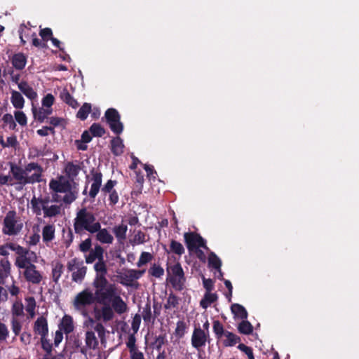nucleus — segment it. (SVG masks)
<instances>
[{"instance_id":"obj_1","label":"nucleus","mask_w":359,"mask_h":359,"mask_svg":"<svg viewBox=\"0 0 359 359\" xmlns=\"http://www.w3.org/2000/svg\"><path fill=\"white\" fill-rule=\"evenodd\" d=\"M93 285L97 302L101 305L100 309H95L97 320L107 323L114 319L115 313L121 315L127 311V304L120 296L116 285L109 283L106 275H96Z\"/></svg>"},{"instance_id":"obj_2","label":"nucleus","mask_w":359,"mask_h":359,"mask_svg":"<svg viewBox=\"0 0 359 359\" xmlns=\"http://www.w3.org/2000/svg\"><path fill=\"white\" fill-rule=\"evenodd\" d=\"M43 172L42 166L38 163H29L24 168L14 163H10V173L12 175L11 177L12 180H15V184L20 185V189L27 184L42 182Z\"/></svg>"},{"instance_id":"obj_3","label":"nucleus","mask_w":359,"mask_h":359,"mask_svg":"<svg viewBox=\"0 0 359 359\" xmlns=\"http://www.w3.org/2000/svg\"><path fill=\"white\" fill-rule=\"evenodd\" d=\"M100 227V223L96 221L95 215L86 208H82L76 212L74 219V229L76 234L81 235L84 231L95 233Z\"/></svg>"},{"instance_id":"obj_4","label":"nucleus","mask_w":359,"mask_h":359,"mask_svg":"<svg viewBox=\"0 0 359 359\" xmlns=\"http://www.w3.org/2000/svg\"><path fill=\"white\" fill-rule=\"evenodd\" d=\"M49 188L55 193H65L62 198V201L65 204H71L77 198V191L73 189L72 184L70 181L60 183L55 179H52L49 182Z\"/></svg>"},{"instance_id":"obj_5","label":"nucleus","mask_w":359,"mask_h":359,"mask_svg":"<svg viewBox=\"0 0 359 359\" xmlns=\"http://www.w3.org/2000/svg\"><path fill=\"white\" fill-rule=\"evenodd\" d=\"M95 300V297L93 292L86 288L75 296L73 306L82 316L86 317L88 316V307L91 306Z\"/></svg>"},{"instance_id":"obj_6","label":"nucleus","mask_w":359,"mask_h":359,"mask_svg":"<svg viewBox=\"0 0 359 359\" xmlns=\"http://www.w3.org/2000/svg\"><path fill=\"white\" fill-rule=\"evenodd\" d=\"M22 227L23 224L18 221L16 211H8L4 219L3 233L8 236H15L21 231Z\"/></svg>"},{"instance_id":"obj_7","label":"nucleus","mask_w":359,"mask_h":359,"mask_svg":"<svg viewBox=\"0 0 359 359\" xmlns=\"http://www.w3.org/2000/svg\"><path fill=\"white\" fill-rule=\"evenodd\" d=\"M67 268L68 271H72V279L76 283H81L85 278L87 267L83 265V260L76 257L72 259L67 262Z\"/></svg>"},{"instance_id":"obj_8","label":"nucleus","mask_w":359,"mask_h":359,"mask_svg":"<svg viewBox=\"0 0 359 359\" xmlns=\"http://www.w3.org/2000/svg\"><path fill=\"white\" fill-rule=\"evenodd\" d=\"M107 123L111 130L116 135H120L123 130V124L121 121L118 111L114 108L108 109L104 114Z\"/></svg>"},{"instance_id":"obj_9","label":"nucleus","mask_w":359,"mask_h":359,"mask_svg":"<svg viewBox=\"0 0 359 359\" xmlns=\"http://www.w3.org/2000/svg\"><path fill=\"white\" fill-rule=\"evenodd\" d=\"M184 238L187 248L190 252H193L195 249L198 248H203L207 250H209L206 245L205 240L196 232H185L184 233Z\"/></svg>"},{"instance_id":"obj_10","label":"nucleus","mask_w":359,"mask_h":359,"mask_svg":"<svg viewBox=\"0 0 359 359\" xmlns=\"http://www.w3.org/2000/svg\"><path fill=\"white\" fill-rule=\"evenodd\" d=\"M191 341L192 346L199 350L205 346L206 342L210 343V334L205 330H202L200 327H194Z\"/></svg>"},{"instance_id":"obj_11","label":"nucleus","mask_w":359,"mask_h":359,"mask_svg":"<svg viewBox=\"0 0 359 359\" xmlns=\"http://www.w3.org/2000/svg\"><path fill=\"white\" fill-rule=\"evenodd\" d=\"M91 178L90 181L92 182L90 186V189L89 191V196L90 198L94 199L100 190L102 189V174L100 172L95 170L93 168L90 170Z\"/></svg>"},{"instance_id":"obj_12","label":"nucleus","mask_w":359,"mask_h":359,"mask_svg":"<svg viewBox=\"0 0 359 359\" xmlns=\"http://www.w3.org/2000/svg\"><path fill=\"white\" fill-rule=\"evenodd\" d=\"M23 276L27 282L35 285L39 284L43 279L41 272L36 270L34 264H29L25 269Z\"/></svg>"},{"instance_id":"obj_13","label":"nucleus","mask_w":359,"mask_h":359,"mask_svg":"<svg viewBox=\"0 0 359 359\" xmlns=\"http://www.w3.org/2000/svg\"><path fill=\"white\" fill-rule=\"evenodd\" d=\"M145 269L142 270H135V269H128L126 272L121 276V283L125 286H132L133 282L134 280L139 279L142 277V276L145 273Z\"/></svg>"},{"instance_id":"obj_14","label":"nucleus","mask_w":359,"mask_h":359,"mask_svg":"<svg viewBox=\"0 0 359 359\" xmlns=\"http://www.w3.org/2000/svg\"><path fill=\"white\" fill-rule=\"evenodd\" d=\"M33 330L36 334L41 337H48V324L47 318L43 316L38 317L34 323Z\"/></svg>"},{"instance_id":"obj_15","label":"nucleus","mask_w":359,"mask_h":359,"mask_svg":"<svg viewBox=\"0 0 359 359\" xmlns=\"http://www.w3.org/2000/svg\"><path fill=\"white\" fill-rule=\"evenodd\" d=\"M89 254L85 255V261L86 264H92L95 260L100 261L104 258V248L96 244L94 246V248H91L89 251Z\"/></svg>"},{"instance_id":"obj_16","label":"nucleus","mask_w":359,"mask_h":359,"mask_svg":"<svg viewBox=\"0 0 359 359\" xmlns=\"http://www.w3.org/2000/svg\"><path fill=\"white\" fill-rule=\"evenodd\" d=\"M81 168L79 164H74L73 162H68L65 167V172L69 180H70L74 185L76 183L74 182V179L79 175Z\"/></svg>"},{"instance_id":"obj_17","label":"nucleus","mask_w":359,"mask_h":359,"mask_svg":"<svg viewBox=\"0 0 359 359\" xmlns=\"http://www.w3.org/2000/svg\"><path fill=\"white\" fill-rule=\"evenodd\" d=\"M55 226L53 224L45 225L42 229V238L43 243L47 245L48 243L55 239Z\"/></svg>"},{"instance_id":"obj_18","label":"nucleus","mask_w":359,"mask_h":359,"mask_svg":"<svg viewBox=\"0 0 359 359\" xmlns=\"http://www.w3.org/2000/svg\"><path fill=\"white\" fill-rule=\"evenodd\" d=\"M96 240L102 244H112L114 241V237L110 234L109 231L106 228L102 229L97 231Z\"/></svg>"},{"instance_id":"obj_19","label":"nucleus","mask_w":359,"mask_h":359,"mask_svg":"<svg viewBox=\"0 0 359 359\" xmlns=\"http://www.w3.org/2000/svg\"><path fill=\"white\" fill-rule=\"evenodd\" d=\"M11 63L15 69L22 70L27 64V58L22 53H15L11 58Z\"/></svg>"},{"instance_id":"obj_20","label":"nucleus","mask_w":359,"mask_h":359,"mask_svg":"<svg viewBox=\"0 0 359 359\" xmlns=\"http://www.w3.org/2000/svg\"><path fill=\"white\" fill-rule=\"evenodd\" d=\"M60 330L63 331L65 334H69L74 330L73 318L72 316L65 315L60 324Z\"/></svg>"},{"instance_id":"obj_21","label":"nucleus","mask_w":359,"mask_h":359,"mask_svg":"<svg viewBox=\"0 0 359 359\" xmlns=\"http://www.w3.org/2000/svg\"><path fill=\"white\" fill-rule=\"evenodd\" d=\"M127 231L128 226L123 223L119 225H116L112 229L114 234L120 243H122L126 239Z\"/></svg>"},{"instance_id":"obj_22","label":"nucleus","mask_w":359,"mask_h":359,"mask_svg":"<svg viewBox=\"0 0 359 359\" xmlns=\"http://www.w3.org/2000/svg\"><path fill=\"white\" fill-rule=\"evenodd\" d=\"M123 143L118 136L112 138L111 140V151L115 156H120L123 153Z\"/></svg>"},{"instance_id":"obj_23","label":"nucleus","mask_w":359,"mask_h":359,"mask_svg":"<svg viewBox=\"0 0 359 359\" xmlns=\"http://www.w3.org/2000/svg\"><path fill=\"white\" fill-rule=\"evenodd\" d=\"M18 88L27 98L30 100H34L37 97V93L26 81L20 82V83H18Z\"/></svg>"},{"instance_id":"obj_24","label":"nucleus","mask_w":359,"mask_h":359,"mask_svg":"<svg viewBox=\"0 0 359 359\" xmlns=\"http://www.w3.org/2000/svg\"><path fill=\"white\" fill-rule=\"evenodd\" d=\"M60 99L74 109L79 107L78 102L71 95L67 88H63L60 94Z\"/></svg>"},{"instance_id":"obj_25","label":"nucleus","mask_w":359,"mask_h":359,"mask_svg":"<svg viewBox=\"0 0 359 359\" xmlns=\"http://www.w3.org/2000/svg\"><path fill=\"white\" fill-rule=\"evenodd\" d=\"M224 337L226 339L222 341V344L225 347L233 346L241 341L240 337L229 331H226Z\"/></svg>"},{"instance_id":"obj_26","label":"nucleus","mask_w":359,"mask_h":359,"mask_svg":"<svg viewBox=\"0 0 359 359\" xmlns=\"http://www.w3.org/2000/svg\"><path fill=\"white\" fill-rule=\"evenodd\" d=\"M11 101L12 104L15 109H22L24 107L25 104V100L22 95L20 94V93L13 90L11 92Z\"/></svg>"},{"instance_id":"obj_27","label":"nucleus","mask_w":359,"mask_h":359,"mask_svg":"<svg viewBox=\"0 0 359 359\" xmlns=\"http://www.w3.org/2000/svg\"><path fill=\"white\" fill-rule=\"evenodd\" d=\"M231 309L235 317L241 318V320H246L248 318V314L243 306L239 304H233L231 306Z\"/></svg>"},{"instance_id":"obj_28","label":"nucleus","mask_w":359,"mask_h":359,"mask_svg":"<svg viewBox=\"0 0 359 359\" xmlns=\"http://www.w3.org/2000/svg\"><path fill=\"white\" fill-rule=\"evenodd\" d=\"M85 342L86 346L89 349H95L97 348L99 342L95 336V334L93 331H87L86 332Z\"/></svg>"},{"instance_id":"obj_29","label":"nucleus","mask_w":359,"mask_h":359,"mask_svg":"<svg viewBox=\"0 0 359 359\" xmlns=\"http://www.w3.org/2000/svg\"><path fill=\"white\" fill-rule=\"evenodd\" d=\"M217 299V295L215 293L206 292L204 294L203 298L200 302V306L203 309H207L211 304L216 302Z\"/></svg>"},{"instance_id":"obj_30","label":"nucleus","mask_w":359,"mask_h":359,"mask_svg":"<svg viewBox=\"0 0 359 359\" xmlns=\"http://www.w3.org/2000/svg\"><path fill=\"white\" fill-rule=\"evenodd\" d=\"M45 217H53L60 214L61 208L60 205H53L42 208Z\"/></svg>"},{"instance_id":"obj_31","label":"nucleus","mask_w":359,"mask_h":359,"mask_svg":"<svg viewBox=\"0 0 359 359\" xmlns=\"http://www.w3.org/2000/svg\"><path fill=\"white\" fill-rule=\"evenodd\" d=\"M168 280L175 290L182 291L184 289L186 278L181 279L177 276H170Z\"/></svg>"},{"instance_id":"obj_32","label":"nucleus","mask_w":359,"mask_h":359,"mask_svg":"<svg viewBox=\"0 0 359 359\" xmlns=\"http://www.w3.org/2000/svg\"><path fill=\"white\" fill-rule=\"evenodd\" d=\"M212 329L215 334V337L218 340L222 339V337L226 334V330H224L223 325L218 320L213 321Z\"/></svg>"},{"instance_id":"obj_33","label":"nucleus","mask_w":359,"mask_h":359,"mask_svg":"<svg viewBox=\"0 0 359 359\" xmlns=\"http://www.w3.org/2000/svg\"><path fill=\"white\" fill-rule=\"evenodd\" d=\"M8 246L11 250L15 252L18 257H23L25 255H28L29 253V249L23 248V247L20 246V245H18L14 243H9Z\"/></svg>"},{"instance_id":"obj_34","label":"nucleus","mask_w":359,"mask_h":359,"mask_svg":"<svg viewBox=\"0 0 359 359\" xmlns=\"http://www.w3.org/2000/svg\"><path fill=\"white\" fill-rule=\"evenodd\" d=\"M170 252L179 256H181L184 253L185 250L181 243L175 240H171L170 244Z\"/></svg>"},{"instance_id":"obj_35","label":"nucleus","mask_w":359,"mask_h":359,"mask_svg":"<svg viewBox=\"0 0 359 359\" xmlns=\"http://www.w3.org/2000/svg\"><path fill=\"white\" fill-rule=\"evenodd\" d=\"M238 330L241 334H250L253 331V326L249 321L242 320V322L238 324Z\"/></svg>"},{"instance_id":"obj_36","label":"nucleus","mask_w":359,"mask_h":359,"mask_svg":"<svg viewBox=\"0 0 359 359\" xmlns=\"http://www.w3.org/2000/svg\"><path fill=\"white\" fill-rule=\"evenodd\" d=\"M208 265L216 270H220L222 266L221 259L213 252H210L209 254Z\"/></svg>"},{"instance_id":"obj_37","label":"nucleus","mask_w":359,"mask_h":359,"mask_svg":"<svg viewBox=\"0 0 359 359\" xmlns=\"http://www.w3.org/2000/svg\"><path fill=\"white\" fill-rule=\"evenodd\" d=\"M52 113V109L47 108V109H40L38 111H34V117L35 119H36L40 123H42L44 121L46 118Z\"/></svg>"},{"instance_id":"obj_38","label":"nucleus","mask_w":359,"mask_h":359,"mask_svg":"<svg viewBox=\"0 0 359 359\" xmlns=\"http://www.w3.org/2000/svg\"><path fill=\"white\" fill-rule=\"evenodd\" d=\"M89 131L93 137H101L105 134V129L97 123H93L89 128Z\"/></svg>"},{"instance_id":"obj_39","label":"nucleus","mask_w":359,"mask_h":359,"mask_svg":"<svg viewBox=\"0 0 359 359\" xmlns=\"http://www.w3.org/2000/svg\"><path fill=\"white\" fill-rule=\"evenodd\" d=\"M179 298L172 292L170 293L166 303L164 304L165 309H170L172 308H177L179 305Z\"/></svg>"},{"instance_id":"obj_40","label":"nucleus","mask_w":359,"mask_h":359,"mask_svg":"<svg viewBox=\"0 0 359 359\" xmlns=\"http://www.w3.org/2000/svg\"><path fill=\"white\" fill-rule=\"evenodd\" d=\"M91 111V104L89 103H84L77 112L76 116L82 121L87 118L88 114Z\"/></svg>"},{"instance_id":"obj_41","label":"nucleus","mask_w":359,"mask_h":359,"mask_svg":"<svg viewBox=\"0 0 359 359\" xmlns=\"http://www.w3.org/2000/svg\"><path fill=\"white\" fill-rule=\"evenodd\" d=\"M187 328V323L183 320H179L177 323V326H176V328L175 330V335L178 339L182 338L186 333Z\"/></svg>"},{"instance_id":"obj_42","label":"nucleus","mask_w":359,"mask_h":359,"mask_svg":"<svg viewBox=\"0 0 359 359\" xmlns=\"http://www.w3.org/2000/svg\"><path fill=\"white\" fill-rule=\"evenodd\" d=\"M94 269L96 272V275H107V267L104 258L100 261H97L95 264Z\"/></svg>"},{"instance_id":"obj_43","label":"nucleus","mask_w":359,"mask_h":359,"mask_svg":"<svg viewBox=\"0 0 359 359\" xmlns=\"http://www.w3.org/2000/svg\"><path fill=\"white\" fill-rule=\"evenodd\" d=\"M63 264L60 262H57L52 270L53 280L57 283L63 273Z\"/></svg>"},{"instance_id":"obj_44","label":"nucleus","mask_w":359,"mask_h":359,"mask_svg":"<svg viewBox=\"0 0 359 359\" xmlns=\"http://www.w3.org/2000/svg\"><path fill=\"white\" fill-rule=\"evenodd\" d=\"M27 305L25 309L29 314L31 318H33L35 315L36 301L33 297H29L25 299Z\"/></svg>"},{"instance_id":"obj_45","label":"nucleus","mask_w":359,"mask_h":359,"mask_svg":"<svg viewBox=\"0 0 359 359\" xmlns=\"http://www.w3.org/2000/svg\"><path fill=\"white\" fill-rule=\"evenodd\" d=\"M24 306L21 302H15L11 308L13 317H19L24 315Z\"/></svg>"},{"instance_id":"obj_46","label":"nucleus","mask_w":359,"mask_h":359,"mask_svg":"<svg viewBox=\"0 0 359 359\" xmlns=\"http://www.w3.org/2000/svg\"><path fill=\"white\" fill-rule=\"evenodd\" d=\"M15 264L19 269H25L29 264H33L31 263L30 258L27 255L23 257H17Z\"/></svg>"},{"instance_id":"obj_47","label":"nucleus","mask_w":359,"mask_h":359,"mask_svg":"<svg viewBox=\"0 0 359 359\" xmlns=\"http://www.w3.org/2000/svg\"><path fill=\"white\" fill-rule=\"evenodd\" d=\"M41 348L46 351L44 357H49L52 355L53 345L49 342L47 337H41Z\"/></svg>"},{"instance_id":"obj_48","label":"nucleus","mask_w":359,"mask_h":359,"mask_svg":"<svg viewBox=\"0 0 359 359\" xmlns=\"http://www.w3.org/2000/svg\"><path fill=\"white\" fill-rule=\"evenodd\" d=\"M153 259V255L150 252H142L140 255L138 262H137V266L138 267H142L143 265L149 263Z\"/></svg>"},{"instance_id":"obj_49","label":"nucleus","mask_w":359,"mask_h":359,"mask_svg":"<svg viewBox=\"0 0 359 359\" xmlns=\"http://www.w3.org/2000/svg\"><path fill=\"white\" fill-rule=\"evenodd\" d=\"M64 244L67 248H68L74 241V234L71 228H69L67 232L65 229L62 230Z\"/></svg>"},{"instance_id":"obj_50","label":"nucleus","mask_w":359,"mask_h":359,"mask_svg":"<svg viewBox=\"0 0 359 359\" xmlns=\"http://www.w3.org/2000/svg\"><path fill=\"white\" fill-rule=\"evenodd\" d=\"M149 274L155 278H161L164 274V269L160 265L154 264L149 269Z\"/></svg>"},{"instance_id":"obj_51","label":"nucleus","mask_w":359,"mask_h":359,"mask_svg":"<svg viewBox=\"0 0 359 359\" xmlns=\"http://www.w3.org/2000/svg\"><path fill=\"white\" fill-rule=\"evenodd\" d=\"M170 271L172 273L171 276L180 277L181 279L182 278H185L184 273L183 269L180 264V263L177 262L173 266H170Z\"/></svg>"},{"instance_id":"obj_52","label":"nucleus","mask_w":359,"mask_h":359,"mask_svg":"<svg viewBox=\"0 0 359 359\" xmlns=\"http://www.w3.org/2000/svg\"><path fill=\"white\" fill-rule=\"evenodd\" d=\"M4 123L8 125V128L11 130H17V125L11 114H6L2 117Z\"/></svg>"},{"instance_id":"obj_53","label":"nucleus","mask_w":359,"mask_h":359,"mask_svg":"<svg viewBox=\"0 0 359 359\" xmlns=\"http://www.w3.org/2000/svg\"><path fill=\"white\" fill-rule=\"evenodd\" d=\"M31 206L32 212L36 214V215H41V210L42 206L41 205V203L39 201V198H36L35 196L32 198L31 200Z\"/></svg>"},{"instance_id":"obj_54","label":"nucleus","mask_w":359,"mask_h":359,"mask_svg":"<svg viewBox=\"0 0 359 359\" xmlns=\"http://www.w3.org/2000/svg\"><path fill=\"white\" fill-rule=\"evenodd\" d=\"M117 181L109 180L102 187L101 191L104 195H107V194L113 191L114 187L116 185Z\"/></svg>"},{"instance_id":"obj_55","label":"nucleus","mask_w":359,"mask_h":359,"mask_svg":"<svg viewBox=\"0 0 359 359\" xmlns=\"http://www.w3.org/2000/svg\"><path fill=\"white\" fill-rule=\"evenodd\" d=\"M145 233L142 231H137L133 237V239L131 241L132 245H140L145 243Z\"/></svg>"},{"instance_id":"obj_56","label":"nucleus","mask_w":359,"mask_h":359,"mask_svg":"<svg viewBox=\"0 0 359 359\" xmlns=\"http://www.w3.org/2000/svg\"><path fill=\"white\" fill-rule=\"evenodd\" d=\"M14 116L16 121L22 126H25L27 123V118L25 114L22 111H15Z\"/></svg>"},{"instance_id":"obj_57","label":"nucleus","mask_w":359,"mask_h":359,"mask_svg":"<svg viewBox=\"0 0 359 359\" xmlns=\"http://www.w3.org/2000/svg\"><path fill=\"white\" fill-rule=\"evenodd\" d=\"M11 329L15 336H18L22 330V324L18 319L13 317L11 319Z\"/></svg>"},{"instance_id":"obj_58","label":"nucleus","mask_w":359,"mask_h":359,"mask_svg":"<svg viewBox=\"0 0 359 359\" xmlns=\"http://www.w3.org/2000/svg\"><path fill=\"white\" fill-rule=\"evenodd\" d=\"M91 247L92 239L90 237H88L79 244V249L81 252L86 253L91 249Z\"/></svg>"},{"instance_id":"obj_59","label":"nucleus","mask_w":359,"mask_h":359,"mask_svg":"<svg viewBox=\"0 0 359 359\" xmlns=\"http://www.w3.org/2000/svg\"><path fill=\"white\" fill-rule=\"evenodd\" d=\"M0 266L2 268L3 273L1 276H8L11 271V263L8 259H2L0 261Z\"/></svg>"},{"instance_id":"obj_60","label":"nucleus","mask_w":359,"mask_h":359,"mask_svg":"<svg viewBox=\"0 0 359 359\" xmlns=\"http://www.w3.org/2000/svg\"><path fill=\"white\" fill-rule=\"evenodd\" d=\"M39 35L42 38L43 42L46 43V42L49 41L53 36L52 29L48 27L41 29L39 32Z\"/></svg>"},{"instance_id":"obj_61","label":"nucleus","mask_w":359,"mask_h":359,"mask_svg":"<svg viewBox=\"0 0 359 359\" xmlns=\"http://www.w3.org/2000/svg\"><path fill=\"white\" fill-rule=\"evenodd\" d=\"M142 318L145 323H150L151 321V311L149 303L146 304L145 307L143 309Z\"/></svg>"},{"instance_id":"obj_62","label":"nucleus","mask_w":359,"mask_h":359,"mask_svg":"<svg viewBox=\"0 0 359 359\" xmlns=\"http://www.w3.org/2000/svg\"><path fill=\"white\" fill-rule=\"evenodd\" d=\"M238 348L242 352L245 353L248 359H255L252 348L250 346L245 345L244 344H239Z\"/></svg>"},{"instance_id":"obj_63","label":"nucleus","mask_w":359,"mask_h":359,"mask_svg":"<svg viewBox=\"0 0 359 359\" xmlns=\"http://www.w3.org/2000/svg\"><path fill=\"white\" fill-rule=\"evenodd\" d=\"M9 335V331L6 325L0 322V341L6 340Z\"/></svg>"},{"instance_id":"obj_64","label":"nucleus","mask_w":359,"mask_h":359,"mask_svg":"<svg viewBox=\"0 0 359 359\" xmlns=\"http://www.w3.org/2000/svg\"><path fill=\"white\" fill-rule=\"evenodd\" d=\"M55 101L54 96L48 93L42 99V105L45 107L50 109Z\"/></svg>"}]
</instances>
